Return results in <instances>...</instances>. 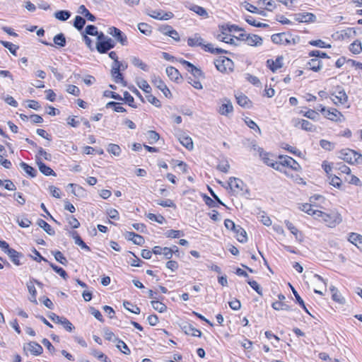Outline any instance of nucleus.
I'll use <instances>...</instances> for the list:
<instances>
[{"label": "nucleus", "mask_w": 362, "mask_h": 362, "mask_svg": "<svg viewBox=\"0 0 362 362\" xmlns=\"http://www.w3.org/2000/svg\"><path fill=\"white\" fill-rule=\"evenodd\" d=\"M300 40L298 37H294L285 33H276L272 35V41L278 45H296Z\"/></svg>", "instance_id": "obj_3"}, {"label": "nucleus", "mask_w": 362, "mask_h": 362, "mask_svg": "<svg viewBox=\"0 0 362 362\" xmlns=\"http://www.w3.org/2000/svg\"><path fill=\"white\" fill-rule=\"evenodd\" d=\"M86 24V21L80 16H76L74 21V26L78 30H81Z\"/></svg>", "instance_id": "obj_45"}, {"label": "nucleus", "mask_w": 362, "mask_h": 362, "mask_svg": "<svg viewBox=\"0 0 362 362\" xmlns=\"http://www.w3.org/2000/svg\"><path fill=\"white\" fill-rule=\"evenodd\" d=\"M52 254L54 256V259L60 264L64 266L68 264V260L60 251L52 252Z\"/></svg>", "instance_id": "obj_47"}, {"label": "nucleus", "mask_w": 362, "mask_h": 362, "mask_svg": "<svg viewBox=\"0 0 362 362\" xmlns=\"http://www.w3.org/2000/svg\"><path fill=\"white\" fill-rule=\"evenodd\" d=\"M179 62L183 66H185L187 71L190 72L195 78H200L204 77L203 71L200 69L197 68L194 64H192L191 62L186 61L183 59H180Z\"/></svg>", "instance_id": "obj_8"}, {"label": "nucleus", "mask_w": 362, "mask_h": 362, "mask_svg": "<svg viewBox=\"0 0 362 362\" xmlns=\"http://www.w3.org/2000/svg\"><path fill=\"white\" fill-rule=\"evenodd\" d=\"M49 264L50 267L64 279H66L68 278V274L63 268L59 267L52 262H49Z\"/></svg>", "instance_id": "obj_40"}, {"label": "nucleus", "mask_w": 362, "mask_h": 362, "mask_svg": "<svg viewBox=\"0 0 362 362\" xmlns=\"http://www.w3.org/2000/svg\"><path fill=\"white\" fill-rule=\"evenodd\" d=\"M235 98L237 100V103L239 105L244 107H249L248 105L250 101L246 95H245L242 93H240V94L235 95Z\"/></svg>", "instance_id": "obj_34"}, {"label": "nucleus", "mask_w": 362, "mask_h": 362, "mask_svg": "<svg viewBox=\"0 0 362 362\" xmlns=\"http://www.w3.org/2000/svg\"><path fill=\"white\" fill-rule=\"evenodd\" d=\"M221 30H226L227 33H239L243 31V29L239 28L235 25H222L219 26Z\"/></svg>", "instance_id": "obj_30"}, {"label": "nucleus", "mask_w": 362, "mask_h": 362, "mask_svg": "<svg viewBox=\"0 0 362 362\" xmlns=\"http://www.w3.org/2000/svg\"><path fill=\"white\" fill-rule=\"evenodd\" d=\"M122 66V63L119 61L116 60L113 62L112 66L111 74L114 78V81L115 83H121L123 86H126V82L124 80L122 74L120 73L121 66Z\"/></svg>", "instance_id": "obj_6"}, {"label": "nucleus", "mask_w": 362, "mask_h": 362, "mask_svg": "<svg viewBox=\"0 0 362 362\" xmlns=\"http://www.w3.org/2000/svg\"><path fill=\"white\" fill-rule=\"evenodd\" d=\"M60 325H62L64 328L71 332H72L74 329V326L72 325V323L68 320L66 319V317H62L60 322H59Z\"/></svg>", "instance_id": "obj_50"}, {"label": "nucleus", "mask_w": 362, "mask_h": 362, "mask_svg": "<svg viewBox=\"0 0 362 362\" xmlns=\"http://www.w3.org/2000/svg\"><path fill=\"white\" fill-rule=\"evenodd\" d=\"M115 342H117V347L124 354L129 355L130 354V349L127 346V345L121 339L118 338H115Z\"/></svg>", "instance_id": "obj_38"}, {"label": "nucleus", "mask_w": 362, "mask_h": 362, "mask_svg": "<svg viewBox=\"0 0 362 362\" xmlns=\"http://www.w3.org/2000/svg\"><path fill=\"white\" fill-rule=\"evenodd\" d=\"M107 33L112 35L115 40L119 42L122 45L125 46L127 45L128 41L127 35L119 28L114 26L110 27L107 30Z\"/></svg>", "instance_id": "obj_7"}, {"label": "nucleus", "mask_w": 362, "mask_h": 362, "mask_svg": "<svg viewBox=\"0 0 362 362\" xmlns=\"http://www.w3.org/2000/svg\"><path fill=\"white\" fill-rule=\"evenodd\" d=\"M222 102L223 103L219 107L218 112L221 115L225 116H227L228 114L233 112V107L230 100L227 98H224Z\"/></svg>", "instance_id": "obj_16"}, {"label": "nucleus", "mask_w": 362, "mask_h": 362, "mask_svg": "<svg viewBox=\"0 0 362 362\" xmlns=\"http://www.w3.org/2000/svg\"><path fill=\"white\" fill-rule=\"evenodd\" d=\"M259 156L262 157V160H264V163H266L267 165L271 167V164L274 162L273 159H271L269 157V154L267 153H264L262 150V148H259Z\"/></svg>", "instance_id": "obj_59"}, {"label": "nucleus", "mask_w": 362, "mask_h": 362, "mask_svg": "<svg viewBox=\"0 0 362 362\" xmlns=\"http://www.w3.org/2000/svg\"><path fill=\"white\" fill-rule=\"evenodd\" d=\"M36 162H37L39 170L42 174H44L46 176H49V175L56 176V173H54V171L52 168H50L49 166L45 165L37 156H36Z\"/></svg>", "instance_id": "obj_17"}, {"label": "nucleus", "mask_w": 362, "mask_h": 362, "mask_svg": "<svg viewBox=\"0 0 362 362\" xmlns=\"http://www.w3.org/2000/svg\"><path fill=\"white\" fill-rule=\"evenodd\" d=\"M300 209L302 210L303 211L306 212L308 214L313 215V216H315L314 213H315L318 211V210L313 209V206L308 203L302 204L300 206Z\"/></svg>", "instance_id": "obj_53"}, {"label": "nucleus", "mask_w": 362, "mask_h": 362, "mask_svg": "<svg viewBox=\"0 0 362 362\" xmlns=\"http://www.w3.org/2000/svg\"><path fill=\"white\" fill-rule=\"evenodd\" d=\"M37 225L42 228L48 235H54L55 232L54 229L48 224L45 221L42 219H38L37 222Z\"/></svg>", "instance_id": "obj_27"}, {"label": "nucleus", "mask_w": 362, "mask_h": 362, "mask_svg": "<svg viewBox=\"0 0 362 362\" xmlns=\"http://www.w3.org/2000/svg\"><path fill=\"white\" fill-rule=\"evenodd\" d=\"M85 35L95 36L98 34V28L93 25H88L85 29Z\"/></svg>", "instance_id": "obj_61"}, {"label": "nucleus", "mask_w": 362, "mask_h": 362, "mask_svg": "<svg viewBox=\"0 0 362 362\" xmlns=\"http://www.w3.org/2000/svg\"><path fill=\"white\" fill-rule=\"evenodd\" d=\"M262 41V38L257 35L248 34L245 38V42L250 46H260Z\"/></svg>", "instance_id": "obj_20"}, {"label": "nucleus", "mask_w": 362, "mask_h": 362, "mask_svg": "<svg viewBox=\"0 0 362 362\" xmlns=\"http://www.w3.org/2000/svg\"><path fill=\"white\" fill-rule=\"evenodd\" d=\"M303 115L314 121L318 120L319 118V114L313 110H309L308 111L305 112Z\"/></svg>", "instance_id": "obj_64"}, {"label": "nucleus", "mask_w": 362, "mask_h": 362, "mask_svg": "<svg viewBox=\"0 0 362 362\" xmlns=\"http://www.w3.org/2000/svg\"><path fill=\"white\" fill-rule=\"evenodd\" d=\"M233 231L235 233L237 240L239 242L243 243L247 242V233L242 227L237 226Z\"/></svg>", "instance_id": "obj_24"}, {"label": "nucleus", "mask_w": 362, "mask_h": 362, "mask_svg": "<svg viewBox=\"0 0 362 362\" xmlns=\"http://www.w3.org/2000/svg\"><path fill=\"white\" fill-rule=\"evenodd\" d=\"M308 65L309 66L310 69L313 70V71H318L322 67V62L315 57L310 59L308 62Z\"/></svg>", "instance_id": "obj_31"}, {"label": "nucleus", "mask_w": 362, "mask_h": 362, "mask_svg": "<svg viewBox=\"0 0 362 362\" xmlns=\"http://www.w3.org/2000/svg\"><path fill=\"white\" fill-rule=\"evenodd\" d=\"M349 50L353 54H358L362 51V45L359 40H356L350 45Z\"/></svg>", "instance_id": "obj_39"}, {"label": "nucleus", "mask_w": 362, "mask_h": 362, "mask_svg": "<svg viewBox=\"0 0 362 362\" xmlns=\"http://www.w3.org/2000/svg\"><path fill=\"white\" fill-rule=\"evenodd\" d=\"M124 307L129 310V312L134 313V314H139L140 313V308L135 305H132L130 302L127 300H124L123 302Z\"/></svg>", "instance_id": "obj_43"}, {"label": "nucleus", "mask_w": 362, "mask_h": 362, "mask_svg": "<svg viewBox=\"0 0 362 362\" xmlns=\"http://www.w3.org/2000/svg\"><path fill=\"white\" fill-rule=\"evenodd\" d=\"M28 349L30 351V353L35 356L40 355L43 349L41 345L35 341H30L28 344Z\"/></svg>", "instance_id": "obj_22"}, {"label": "nucleus", "mask_w": 362, "mask_h": 362, "mask_svg": "<svg viewBox=\"0 0 362 362\" xmlns=\"http://www.w3.org/2000/svg\"><path fill=\"white\" fill-rule=\"evenodd\" d=\"M151 82L155 86H156L160 90L163 89V86H165V83L162 81V79L160 77L156 76L155 75L152 76Z\"/></svg>", "instance_id": "obj_56"}, {"label": "nucleus", "mask_w": 362, "mask_h": 362, "mask_svg": "<svg viewBox=\"0 0 362 362\" xmlns=\"http://www.w3.org/2000/svg\"><path fill=\"white\" fill-rule=\"evenodd\" d=\"M228 185V188L230 190V192L233 195L242 194H243L244 190L247 191L245 189L246 185L239 178L234 177H230Z\"/></svg>", "instance_id": "obj_4"}, {"label": "nucleus", "mask_w": 362, "mask_h": 362, "mask_svg": "<svg viewBox=\"0 0 362 362\" xmlns=\"http://www.w3.org/2000/svg\"><path fill=\"white\" fill-rule=\"evenodd\" d=\"M166 74L173 81L178 83L182 79V76L179 71L173 66H168L166 68Z\"/></svg>", "instance_id": "obj_21"}, {"label": "nucleus", "mask_w": 362, "mask_h": 362, "mask_svg": "<svg viewBox=\"0 0 362 362\" xmlns=\"http://www.w3.org/2000/svg\"><path fill=\"white\" fill-rule=\"evenodd\" d=\"M91 354L104 362H110V360L107 357V356L99 351L93 350Z\"/></svg>", "instance_id": "obj_60"}, {"label": "nucleus", "mask_w": 362, "mask_h": 362, "mask_svg": "<svg viewBox=\"0 0 362 362\" xmlns=\"http://www.w3.org/2000/svg\"><path fill=\"white\" fill-rule=\"evenodd\" d=\"M0 43L4 47L7 48L12 54H13L15 56L16 55V52H17V49H18V46H17L11 42L4 41V40H0Z\"/></svg>", "instance_id": "obj_42"}, {"label": "nucleus", "mask_w": 362, "mask_h": 362, "mask_svg": "<svg viewBox=\"0 0 362 362\" xmlns=\"http://www.w3.org/2000/svg\"><path fill=\"white\" fill-rule=\"evenodd\" d=\"M95 48L100 54L107 53L110 50L106 41L97 42Z\"/></svg>", "instance_id": "obj_44"}, {"label": "nucleus", "mask_w": 362, "mask_h": 362, "mask_svg": "<svg viewBox=\"0 0 362 362\" xmlns=\"http://www.w3.org/2000/svg\"><path fill=\"white\" fill-rule=\"evenodd\" d=\"M339 157L350 164L360 163L362 161V155L350 148L340 151Z\"/></svg>", "instance_id": "obj_2"}, {"label": "nucleus", "mask_w": 362, "mask_h": 362, "mask_svg": "<svg viewBox=\"0 0 362 362\" xmlns=\"http://www.w3.org/2000/svg\"><path fill=\"white\" fill-rule=\"evenodd\" d=\"M147 15L150 17L156 19V20H169L173 18L174 14L172 12H165L164 13L162 10H152L147 9L146 12Z\"/></svg>", "instance_id": "obj_9"}, {"label": "nucleus", "mask_w": 362, "mask_h": 362, "mask_svg": "<svg viewBox=\"0 0 362 362\" xmlns=\"http://www.w3.org/2000/svg\"><path fill=\"white\" fill-rule=\"evenodd\" d=\"M53 41L56 45L60 47H63L66 45V37L63 33L56 35L53 38Z\"/></svg>", "instance_id": "obj_37"}, {"label": "nucleus", "mask_w": 362, "mask_h": 362, "mask_svg": "<svg viewBox=\"0 0 362 362\" xmlns=\"http://www.w3.org/2000/svg\"><path fill=\"white\" fill-rule=\"evenodd\" d=\"M107 151L110 153L113 154L114 156H118L121 153V148L120 147L115 144H110L108 146Z\"/></svg>", "instance_id": "obj_55"}, {"label": "nucleus", "mask_w": 362, "mask_h": 362, "mask_svg": "<svg viewBox=\"0 0 362 362\" xmlns=\"http://www.w3.org/2000/svg\"><path fill=\"white\" fill-rule=\"evenodd\" d=\"M320 146L327 151H332L334 148L335 145L334 143H332L327 140L322 139L320 141Z\"/></svg>", "instance_id": "obj_58"}, {"label": "nucleus", "mask_w": 362, "mask_h": 362, "mask_svg": "<svg viewBox=\"0 0 362 362\" xmlns=\"http://www.w3.org/2000/svg\"><path fill=\"white\" fill-rule=\"evenodd\" d=\"M349 241L355 245L362 244V235L352 233L349 235Z\"/></svg>", "instance_id": "obj_48"}, {"label": "nucleus", "mask_w": 362, "mask_h": 362, "mask_svg": "<svg viewBox=\"0 0 362 362\" xmlns=\"http://www.w3.org/2000/svg\"><path fill=\"white\" fill-rule=\"evenodd\" d=\"M78 13L84 16L88 21L94 22L96 19L94 15L90 13L84 5H81L78 7Z\"/></svg>", "instance_id": "obj_28"}, {"label": "nucleus", "mask_w": 362, "mask_h": 362, "mask_svg": "<svg viewBox=\"0 0 362 362\" xmlns=\"http://www.w3.org/2000/svg\"><path fill=\"white\" fill-rule=\"evenodd\" d=\"M151 303L153 308L159 313H163L167 309L166 305L158 300H152Z\"/></svg>", "instance_id": "obj_46"}, {"label": "nucleus", "mask_w": 362, "mask_h": 362, "mask_svg": "<svg viewBox=\"0 0 362 362\" xmlns=\"http://www.w3.org/2000/svg\"><path fill=\"white\" fill-rule=\"evenodd\" d=\"M71 16V13L69 11H58L54 13V17L62 21H65Z\"/></svg>", "instance_id": "obj_36"}, {"label": "nucleus", "mask_w": 362, "mask_h": 362, "mask_svg": "<svg viewBox=\"0 0 362 362\" xmlns=\"http://www.w3.org/2000/svg\"><path fill=\"white\" fill-rule=\"evenodd\" d=\"M179 140L180 142L188 150H192L193 148V141L189 136L182 135L179 138Z\"/></svg>", "instance_id": "obj_32"}, {"label": "nucleus", "mask_w": 362, "mask_h": 362, "mask_svg": "<svg viewBox=\"0 0 362 362\" xmlns=\"http://www.w3.org/2000/svg\"><path fill=\"white\" fill-rule=\"evenodd\" d=\"M138 29L141 33L145 34L146 35L151 34V27L148 24L145 23H139Z\"/></svg>", "instance_id": "obj_51"}, {"label": "nucleus", "mask_w": 362, "mask_h": 362, "mask_svg": "<svg viewBox=\"0 0 362 362\" xmlns=\"http://www.w3.org/2000/svg\"><path fill=\"white\" fill-rule=\"evenodd\" d=\"M202 47L204 49L205 51L209 52L211 54H219L223 53H228V52L223 49L221 48H214L213 47V45L211 43L204 44L202 45Z\"/></svg>", "instance_id": "obj_26"}, {"label": "nucleus", "mask_w": 362, "mask_h": 362, "mask_svg": "<svg viewBox=\"0 0 362 362\" xmlns=\"http://www.w3.org/2000/svg\"><path fill=\"white\" fill-rule=\"evenodd\" d=\"M294 19L300 23H313L316 21V16L312 13H298L294 14Z\"/></svg>", "instance_id": "obj_14"}, {"label": "nucleus", "mask_w": 362, "mask_h": 362, "mask_svg": "<svg viewBox=\"0 0 362 362\" xmlns=\"http://www.w3.org/2000/svg\"><path fill=\"white\" fill-rule=\"evenodd\" d=\"M131 62L134 66L139 67L143 71H148V66L144 63L139 57H133L131 59Z\"/></svg>", "instance_id": "obj_35"}, {"label": "nucleus", "mask_w": 362, "mask_h": 362, "mask_svg": "<svg viewBox=\"0 0 362 362\" xmlns=\"http://www.w3.org/2000/svg\"><path fill=\"white\" fill-rule=\"evenodd\" d=\"M247 283L259 295L262 296V289L256 281L249 280Z\"/></svg>", "instance_id": "obj_62"}, {"label": "nucleus", "mask_w": 362, "mask_h": 362, "mask_svg": "<svg viewBox=\"0 0 362 362\" xmlns=\"http://www.w3.org/2000/svg\"><path fill=\"white\" fill-rule=\"evenodd\" d=\"M279 160L284 166L289 167L292 170L299 171L301 169L300 165L291 157L288 156H280Z\"/></svg>", "instance_id": "obj_13"}, {"label": "nucleus", "mask_w": 362, "mask_h": 362, "mask_svg": "<svg viewBox=\"0 0 362 362\" xmlns=\"http://www.w3.org/2000/svg\"><path fill=\"white\" fill-rule=\"evenodd\" d=\"M283 60L284 57L282 56H279L276 57L275 61L273 59H268L267 61V64L272 71L275 72L277 69L283 66Z\"/></svg>", "instance_id": "obj_18"}, {"label": "nucleus", "mask_w": 362, "mask_h": 362, "mask_svg": "<svg viewBox=\"0 0 362 362\" xmlns=\"http://www.w3.org/2000/svg\"><path fill=\"white\" fill-rule=\"evenodd\" d=\"M332 95L334 97L332 100L337 105H344L348 100V96L344 89L341 86H337L335 90L332 93Z\"/></svg>", "instance_id": "obj_5"}, {"label": "nucleus", "mask_w": 362, "mask_h": 362, "mask_svg": "<svg viewBox=\"0 0 362 362\" xmlns=\"http://www.w3.org/2000/svg\"><path fill=\"white\" fill-rule=\"evenodd\" d=\"M190 10L194 11V13H196L197 14H198L199 16H200L202 17H204V18L208 17L207 11H206V9L204 8H203L202 6H199L198 5H193L190 8Z\"/></svg>", "instance_id": "obj_41"}, {"label": "nucleus", "mask_w": 362, "mask_h": 362, "mask_svg": "<svg viewBox=\"0 0 362 362\" xmlns=\"http://www.w3.org/2000/svg\"><path fill=\"white\" fill-rule=\"evenodd\" d=\"M20 167L31 177H36L37 172L32 166L29 165L28 164L24 162H21L20 163Z\"/></svg>", "instance_id": "obj_29"}, {"label": "nucleus", "mask_w": 362, "mask_h": 362, "mask_svg": "<svg viewBox=\"0 0 362 362\" xmlns=\"http://www.w3.org/2000/svg\"><path fill=\"white\" fill-rule=\"evenodd\" d=\"M272 306L276 310H290V307L287 304H286L284 302H281V301L274 302L272 303Z\"/></svg>", "instance_id": "obj_52"}, {"label": "nucleus", "mask_w": 362, "mask_h": 362, "mask_svg": "<svg viewBox=\"0 0 362 362\" xmlns=\"http://www.w3.org/2000/svg\"><path fill=\"white\" fill-rule=\"evenodd\" d=\"M122 100H124L130 107L136 108V105L134 103V99L128 91L124 92V98Z\"/></svg>", "instance_id": "obj_49"}, {"label": "nucleus", "mask_w": 362, "mask_h": 362, "mask_svg": "<svg viewBox=\"0 0 362 362\" xmlns=\"http://www.w3.org/2000/svg\"><path fill=\"white\" fill-rule=\"evenodd\" d=\"M181 329L187 335H192L194 337L202 336V332L200 330L194 327L191 324L188 322H184L180 325Z\"/></svg>", "instance_id": "obj_15"}, {"label": "nucleus", "mask_w": 362, "mask_h": 362, "mask_svg": "<svg viewBox=\"0 0 362 362\" xmlns=\"http://www.w3.org/2000/svg\"><path fill=\"white\" fill-rule=\"evenodd\" d=\"M146 216L151 221H156L160 224L163 223L165 221V218L161 215L156 216L154 214L148 213Z\"/></svg>", "instance_id": "obj_57"}, {"label": "nucleus", "mask_w": 362, "mask_h": 362, "mask_svg": "<svg viewBox=\"0 0 362 362\" xmlns=\"http://www.w3.org/2000/svg\"><path fill=\"white\" fill-rule=\"evenodd\" d=\"M214 64L221 72H225L227 69H230L233 62L228 57H220L215 60Z\"/></svg>", "instance_id": "obj_12"}, {"label": "nucleus", "mask_w": 362, "mask_h": 362, "mask_svg": "<svg viewBox=\"0 0 362 362\" xmlns=\"http://www.w3.org/2000/svg\"><path fill=\"white\" fill-rule=\"evenodd\" d=\"M146 98L150 103L155 105L156 107H158L161 106L160 100L154 95L148 93V95H147Z\"/></svg>", "instance_id": "obj_63"}, {"label": "nucleus", "mask_w": 362, "mask_h": 362, "mask_svg": "<svg viewBox=\"0 0 362 362\" xmlns=\"http://www.w3.org/2000/svg\"><path fill=\"white\" fill-rule=\"evenodd\" d=\"M300 125L302 129L308 132H314L315 130V126L309 121L305 119H296L294 121V126L298 127Z\"/></svg>", "instance_id": "obj_19"}, {"label": "nucleus", "mask_w": 362, "mask_h": 362, "mask_svg": "<svg viewBox=\"0 0 362 362\" xmlns=\"http://www.w3.org/2000/svg\"><path fill=\"white\" fill-rule=\"evenodd\" d=\"M147 138L149 141L150 144L156 143L160 138L159 134L155 131H148L147 132Z\"/></svg>", "instance_id": "obj_54"}, {"label": "nucleus", "mask_w": 362, "mask_h": 362, "mask_svg": "<svg viewBox=\"0 0 362 362\" xmlns=\"http://www.w3.org/2000/svg\"><path fill=\"white\" fill-rule=\"evenodd\" d=\"M27 288H28L29 293L30 294V296L29 297L30 301L35 304H37V301L36 299L37 291H36L35 285L33 284V281L30 280L28 282H27Z\"/></svg>", "instance_id": "obj_25"}, {"label": "nucleus", "mask_w": 362, "mask_h": 362, "mask_svg": "<svg viewBox=\"0 0 362 362\" xmlns=\"http://www.w3.org/2000/svg\"><path fill=\"white\" fill-rule=\"evenodd\" d=\"M317 109L325 116V117L332 122H342L345 120V118L341 112L337 110L336 108L327 109L323 105H320Z\"/></svg>", "instance_id": "obj_1"}, {"label": "nucleus", "mask_w": 362, "mask_h": 362, "mask_svg": "<svg viewBox=\"0 0 362 362\" xmlns=\"http://www.w3.org/2000/svg\"><path fill=\"white\" fill-rule=\"evenodd\" d=\"M316 218H321V220L328 226L332 227L337 222V216L334 214H328L321 211H317L314 213Z\"/></svg>", "instance_id": "obj_10"}, {"label": "nucleus", "mask_w": 362, "mask_h": 362, "mask_svg": "<svg viewBox=\"0 0 362 362\" xmlns=\"http://www.w3.org/2000/svg\"><path fill=\"white\" fill-rule=\"evenodd\" d=\"M187 45L189 47H202L204 45V40L198 33H196L193 37L188 38Z\"/></svg>", "instance_id": "obj_23"}, {"label": "nucleus", "mask_w": 362, "mask_h": 362, "mask_svg": "<svg viewBox=\"0 0 362 362\" xmlns=\"http://www.w3.org/2000/svg\"><path fill=\"white\" fill-rule=\"evenodd\" d=\"M73 238L74 239L75 244L79 245L82 249H85L88 251H90V247L83 241L81 238L78 235L76 232L72 233Z\"/></svg>", "instance_id": "obj_33"}, {"label": "nucleus", "mask_w": 362, "mask_h": 362, "mask_svg": "<svg viewBox=\"0 0 362 362\" xmlns=\"http://www.w3.org/2000/svg\"><path fill=\"white\" fill-rule=\"evenodd\" d=\"M4 252L9 257L11 261L16 266L22 264L21 259L23 258V255L10 247L4 251Z\"/></svg>", "instance_id": "obj_11"}]
</instances>
